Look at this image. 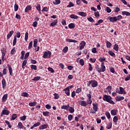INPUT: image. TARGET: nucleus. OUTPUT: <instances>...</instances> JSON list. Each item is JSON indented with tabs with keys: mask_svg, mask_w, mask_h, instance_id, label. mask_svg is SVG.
<instances>
[{
	"mask_svg": "<svg viewBox=\"0 0 130 130\" xmlns=\"http://www.w3.org/2000/svg\"><path fill=\"white\" fill-rule=\"evenodd\" d=\"M112 99V98L110 96V95H107L105 94L103 96V100L104 101H106L107 102H108L109 103H110V104L114 105L115 104V103L113 102V101L111 100Z\"/></svg>",
	"mask_w": 130,
	"mask_h": 130,
	"instance_id": "nucleus-1",
	"label": "nucleus"
},
{
	"mask_svg": "<svg viewBox=\"0 0 130 130\" xmlns=\"http://www.w3.org/2000/svg\"><path fill=\"white\" fill-rule=\"evenodd\" d=\"M51 56V52L49 51H46L44 53V55H43V58H49Z\"/></svg>",
	"mask_w": 130,
	"mask_h": 130,
	"instance_id": "nucleus-2",
	"label": "nucleus"
},
{
	"mask_svg": "<svg viewBox=\"0 0 130 130\" xmlns=\"http://www.w3.org/2000/svg\"><path fill=\"white\" fill-rule=\"evenodd\" d=\"M105 66H104V62H102L101 64V69H100L99 67L97 68V71L99 73H101V72H105Z\"/></svg>",
	"mask_w": 130,
	"mask_h": 130,
	"instance_id": "nucleus-3",
	"label": "nucleus"
},
{
	"mask_svg": "<svg viewBox=\"0 0 130 130\" xmlns=\"http://www.w3.org/2000/svg\"><path fill=\"white\" fill-rule=\"evenodd\" d=\"M116 93H118V94H126V92H125V90H124V89H123V88H122V87H119V90L116 91Z\"/></svg>",
	"mask_w": 130,
	"mask_h": 130,
	"instance_id": "nucleus-4",
	"label": "nucleus"
},
{
	"mask_svg": "<svg viewBox=\"0 0 130 130\" xmlns=\"http://www.w3.org/2000/svg\"><path fill=\"white\" fill-rule=\"evenodd\" d=\"M9 114L10 111L6 109H4L1 113V116H3V115H9Z\"/></svg>",
	"mask_w": 130,
	"mask_h": 130,
	"instance_id": "nucleus-5",
	"label": "nucleus"
},
{
	"mask_svg": "<svg viewBox=\"0 0 130 130\" xmlns=\"http://www.w3.org/2000/svg\"><path fill=\"white\" fill-rule=\"evenodd\" d=\"M78 103L79 105H81V106H83L84 107H86V106L88 105L87 102L85 101H79L78 102Z\"/></svg>",
	"mask_w": 130,
	"mask_h": 130,
	"instance_id": "nucleus-6",
	"label": "nucleus"
},
{
	"mask_svg": "<svg viewBox=\"0 0 130 130\" xmlns=\"http://www.w3.org/2000/svg\"><path fill=\"white\" fill-rule=\"evenodd\" d=\"M98 86V82L96 80H91V86L95 88Z\"/></svg>",
	"mask_w": 130,
	"mask_h": 130,
	"instance_id": "nucleus-7",
	"label": "nucleus"
},
{
	"mask_svg": "<svg viewBox=\"0 0 130 130\" xmlns=\"http://www.w3.org/2000/svg\"><path fill=\"white\" fill-rule=\"evenodd\" d=\"M93 110L97 112L98 111V104L96 103H92Z\"/></svg>",
	"mask_w": 130,
	"mask_h": 130,
	"instance_id": "nucleus-8",
	"label": "nucleus"
},
{
	"mask_svg": "<svg viewBox=\"0 0 130 130\" xmlns=\"http://www.w3.org/2000/svg\"><path fill=\"white\" fill-rule=\"evenodd\" d=\"M80 50H82L85 47V45H86V42L85 41H82L80 44Z\"/></svg>",
	"mask_w": 130,
	"mask_h": 130,
	"instance_id": "nucleus-9",
	"label": "nucleus"
},
{
	"mask_svg": "<svg viewBox=\"0 0 130 130\" xmlns=\"http://www.w3.org/2000/svg\"><path fill=\"white\" fill-rule=\"evenodd\" d=\"M13 34H14V30H11L9 32V34H8L7 37V40H9V39L12 37V35H13Z\"/></svg>",
	"mask_w": 130,
	"mask_h": 130,
	"instance_id": "nucleus-10",
	"label": "nucleus"
},
{
	"mask_svg": "<svg viewBox=\"0 0 130 130\" xmlns=\"http://www.w3.org/2000/svg\"><path fill=\"white\" fill-rule=\"evenodd\" d=\"M8 99V94H5L2 98V102H6Z\"/></svg>",
	"mask_w": 130,
	"mask_h": 130,
	"instance_id": "nucleus-11",
	"label": "nucleus"
},
{
	"mask_svg": "<svg viewBox=\"0 0 130 130\" xmlns=\"http://www.w3.org/2000/svg\"><path fill=\"white\" fill-rule=\"evenodd\" d=\"M109 21L112 22V23H114V22H116V17H112L109 18Z\"/></svg>",
	"mask_w": 130,
	"mask_h": 130,
	"instance_id": "nucleus-12",
	"label": "nucleus"
},
{
	"mask_svg": "<svg viewBox=\"0 0 130 130\" xmlns=\"http://www.w3.org/2000/svg\"><path fill=\"white\" fill-rule=\"evenodd\" d=\"M115 99L116 101H121V100H123L124 99V97L118 96L116 97Z\"/></svg>",
	"mask_w": 130,
	"mask_h": 130,
	"instance_id": "nucleus-13",
	"label": "nucleus"
},
{
	"mask_svg": "<svg viewBox=\"0 0 130 130\" xmlns=\"http://www.w3.org/2000/svg\"><path fill=\"white\" fill-rule=\"evenodd\" d=\"M117 113V110L114 109L111 111V114L113 116H114V115H116Z\"/></svg>",
	"mask_w": 130,
	"mask_h": 130,
	"instance_id": "nucleus-14",
	"label": "nucleus"
},
{
	"mask_svg": "<svg viewBox=\"0 0 130 130\" xmlns=\"http://www.w3.org/2000/svg\"><path fill=\"white\" fill-rule=\"evenodd\" d=\"M32 7L30 6H27L25 9V12L28 13L29 11H31Z\"/></svg>",
	"mask_w": 130,
	"mask_h": 130,
	"instance_id": "nucleus-15",
	"label": "nucleus"
},
{
	"mask_svg": "<svg viewBox=\"0 0 130 130\" xmlns=\"http://www.w3.org/2000/svg\"><path fill=\"white\" fill-rule=\"evenodd\" d=\"M122 14L123 15V16H126L127 17H128L130 16V13L127 11L122 12Z\"/></svg>",
	"mask_w": 130,
	"mask_h": 130,
	"instance_id": "nucleus-16",
	"label": "nucleus"
},
{
	"mask_svg": "<svg viewBox=\"0 0 130 130\" xmlns=\"http://www.w3.org/2000/svg\"><path fill=\"white\" fill-rule=\"evenodd\" d=\"M66 41H67V42H73V43H77V42H78L77 40L70 39H67L66 40Z\"/></svg>",
	"mask_w": 130,
	"mask_h": 130,
	"instance_id": "nucleus-17",
	"label": "nucleus"
},
{
	"mask_svg": "<svg viewBox=\"0 0 130 130\" xmlns=\"http://www.w3.org/2000/svg\"><path fill=\"white\" fill-rule=\"evenodd\" d=\"M47 126H48L47 124H44L40 126L39 128L40 129H45V128H47Z\"/></svg>",
	"mask_w": 130,
	"mask_h": 130,
	"instance_id": "nucleus-18",
	"label": "nucleus"
},
{
	"mask_svg": "<svg viewBox=\"0 0 130 130\" xmlns=\"http://www.w3.org/2000/svg\"><path fill=\"white\" fill-rule=\"evenodd\" d=\"M57 24V19H56L50 24V26H51V27H54V26H55V25H56Z\"/></svg>",
	"mask_w": 130,
	"mask_h": 130,
	"instance_id": "nucleus-19",
	"label": "nucleus"
},
{
	"mask_svg": "<svg viewBox=\"0 0 130 130\" xmlns=\"http://www.w3.org/2000/svg\"><path fill=\"white\" fill-rule=\"evenodd\" d=\"M64 91H65V94H67V96H70V89L69 88H65Z\"/></svg>",
	"mask_w": 130,
	"mask_h": 130,
	"instance_id": "nucleus-20",
	"label": "nucleus"
},
{
	"mask_svg": "<svg viewBox=\"0 0 130 130\" xmlns=\"http://www.w3.org/2000/svg\"><path fill=\"white\" fill-rule=\"evenodd\" d=\"M78 15H79V16H81L82 17H86L87 16V14L83 12H79Z\"/></svg>",
	"mask_w": 130,
	"mask_h": 130,
	"instance_id": "nucleus-21",
	"label": "nucleus"
},
{
	"mask_svg": "<svg viewBox=\"0 0 130 130\" xmlns=\"http://www.w3.org/2000/svg\"><path fill=\"white\" fill-rule=\"evenodd\" d=\"M70 18H71V19H78V18H79V17L75 14H71L70 16Z\"/></svg>",
	"mask_w": 130,
	"mask_h": 130,
	"instance_id": "nucleus-22",
	"label": "nucleus"
},
{
	"mask_svg": "<svg viewBox=\"0 0 130 130\" xmlns=\"http://www.w3.org/2000/svg\"><path fill=\"white\" fill-rule=\"evenodd\" d=\"M6 79H3L2 80V87L3 89H5L6 88Z\"/></svg>",
	"mask_w": 130,
	"mask_h": 130,
	"instance_id": "nucleus-23",
	"label": "nucleus"
},
{
	"mask_svg": "<svg viewBox=\"0 0 130 130\" xmlns=\"http://www.w3.org/2000/svg\"><path fill=\"white\" fill-rule=\"evenodd\" d=\"M68 27L69 28H70V29H73V28H75L76 27V25L74 23H71L69 24Z\"/></svg>",
	"mask_w": 130,
	"mask_h": 130,
	"instance_id": "nucleus-24",
	"label": "nucleus"
},
{
	"mask_svg": "<svg viewBox=\"0 0 130 130\" xmlns=\"http://www.w3.org/2000/svg\"><path fill=\"white\" fill-rule=\"evenodd\" d=\"M8 70L9 71V74L10 76H12V74H13V69L10 65L8 66Z\"/></svg>",
	"mask_w": 130,
	"mask_h": 130,
	"instance_id": "nucleus-25",
	"label": "nucleus"
},
{
	"mask_svg": "<svg viewBox=\"0 0 130 130\" xmlns=\"http://www.w3.org/2000/svg\"><path fill=\"white\" fill-rule=\"evenodd\" d=\"M43 115L44 116H49V115H50V113L48 111L44 112H43Z\"/></svg>",
	"mask_w": 130,
	"mask_h": 130,
	"instance_id": "nucleus-26",
	"label": "nucleus"
},
{
	"mask_svg": "<svg viewBox=\"0 0 130 130\" xmlns=\"http://www.w3.org/2000/svg\"><path fill=\"white\" fill-rule=\"evenodd\" d=\"M112 45V44H111V43H110V42H109V41L106 42V46H107V48H110V47H111Z\"/></svg>",
	"mask_w": 130,
	"mask_h": 130,
	"instance_id": "nucleus-27",
	"label": "nucleus"
},
{
	"mask_svg": "<svg viewBox=\"0 0 130 130\" xmlns=\"http://www.w3.org/2000/svg\"><path fill=\"white\" fill-rule=\"evenodd\" d=\"M17 116L16 114H13L11 116V120H15L17 118Z\"/></svg>",
	"mask_w": 130,
	"mask_h": 130,
	"instance_id": "nucleus-28",
	"label": "nucleus"
},
{
	"mask_svg": "<svg viewBox=\"0 0 130 130\" xmlns=\"http://www.w3.org/2000/svg\"><path fill=\"white\" fill-rule=\"evenodd\" d=\"M37 103L36 102H33L29 103L28 104V105L29 106H31V107L36 106Z\"/></svg>",
	"mask_w": 130,
	"mask_h": 130,
	"instance_id": "nucleus-29",
	"label": "nucleus"
},
{
	"mask_svg": "<svg viewBox=\"0 0 130 130\" xmlns=\"http://www.w3.org/2000/svg\"><path fill=\"white\" fill-rule=\"evenodd\" d=\"M16 43H17V36H14V39L13 42V46H15L16 45Z\"/></svg>",
	"mask_w": 130,
	"mask_h": 130,
	"instance_id": "nucleus-30",
	"label": "nucleus"
},
{
	"mask_svg": "<svg viewBox=\"0 0 130 130\" xmlns=\"http://www.w3.org/2000/svg\"><path fill=\"white\" fill-rule=\"evenodd\" d=\"M5 123H6V124H7V125L8 126V127H9V128H12V125H11V123H10V122L9 121L6 120Z\"/></svg>",
	"mask_w": 130,
	"mask_h": 130,
	"instance_id": "nucleus-31",
	"label": "nucleus"
},
{
	"mask_svg": "<svg viewBox=\"0 0 130 130\" xmlns=\"http://www.w3.org/2000/svg\"><path fill=\"white\" fill-rule=\"evenodd\" d=\"M106 90H107V91L109 93V94H111V86H108L106 88Z\"/></svg>",
	"mask_w": 130,
	"mask_h": 130,
	"instance_id": "nucleus-32",
	"label": "nucleus"
},
{
	"mask_svg": "<svg viewBox=\"0 0 130 130\" xmlns=\"http://www.w3.org/2000/svg\"><path fill=\"white\" fill-rule=\"evenodd\" d=\"M41 79L40 76L35 77L34 79H32V81H39Z\"/></svg>",
	"mask_w": 130,
	"mask_h": 130,
	"instance_id": "nucleus-33",
	"label": "nucleus"
},
{
	"mask_svg": "<svg viewBox=\"0 0 130 130\" xmlns=\"http://www.w3.org/2000/svg\"><path fill=\"white\" fill-rule=\"evenodd\" d=\"M69 111H70L71 113H74L75 112V109H74L73 107H70L69 109Z\"/></svg>",
	"mask_w": 130,
	"mask_h": 130,
	"instance_id": "nucleus-34",
	"label": "nucleus"
},
{
	"mask_svg": "<svg viewBox=\"0 0 130 130\" xmlns=\"http://www.w3.org/2000/svg\"><path fill=\"white\" fill-rule=\"evenodd\" d=\"M69 107H70V105H67L66 106L63 105L61 107V109L67 110Z\"/></svg>",
	"mask_w": 130,
	"mask_h": 130,
	"instance_id": "nucleus-35",
	"label": "nucleus"
},
{
	"mask_svg": "<svg viewBox=\"0 0 130 130\" xmlns=\"http://www.w3.org/2000/svg\"><path fill=\"white\" fill-rule=\"evenodd\" d=\"M1 51L2 55L6 56V54L7 53V51L6 50V49L3 48V50H2Z\"/></svg>",
	"mask_w": 130,
	"mask_h": 130,
	"instance_id": "nucleus-36",
	"label": "nucleus"
},
{
	"mask_svg": "<svg viewBox=\"0 0 130 130\" xmlns=\"http://www.w3.org/2000/svg\"><path fill=\"white\" fill-rule=\"evenodd\" d=\"M36 8L37 10H38V11H41V6L40 5V4H38V5L36 6Z\"/></svg>",
	"mask_w": 130,
	"mask_h": 130,
	"instance_id": "nucleus-37",
	"label": "nucleus"
},
{
	"mask_svg": "<svg viewBox=\"0 0 130 130\" xmlns=\"http://www.w3.org/2000/svg\"><path fill=\"white\" fill-rule=\"evenodd\" d=\"M32 46H33V41H30L28 45V49H31L32 48Z\"/></svg>",
	"mask_w": 130,
	"mask_h": 130,
	"instance_id": "nucleus-38",
	"label": "nucleus"
},
{
	"mask_svg": "<svg viewBox=\"0 0 130 130\" xmlns=\"http://www.w3.org/2000/svg\"><path fill=\"white\" fill-rule=\"evenodd\" d=\"M25 64H27V60H24L22 62V69H24V68H25L24 67H25Z\"/></svg>",
	"mask_w": 130,
	"mask_h": 130,
	"instance_id": "nucleus-39",
	"label": "nucleus"
},
{
	"mask_svg": "<svg viewBox=\"0 0 130 130\" xmlns=\"http://www.w3.org/2000/svg\"><path fill=\"white\" fill-rule=\"evenodd\" d=\"M114 50H115L116 51H118V45L117 44H115L114 46Z\"/></svg>",
	"mask_w": 130,
	"mask_h": 130,
	"instance_id": "nucleus-40",
	"label": "nucleus"
},
{
	"mask_svg": "<svg viewBox=\"0 0 130 130\" xmlns=\"http://www.w3.org/2000/svg\"><path fill=\"white\" fill-rule=\"evenodd\" d=\"M21 96H23V97H28L29 96V94L27 92H23L21 93Z\"/></svg>",
	"mask_w": 130,
	"mask_h": 130,
	"instance_id": "nucleus-41",
	"label": "nucleus"
},
{
	"mask_svg": "<svg viewBox=\"0 0 130 130\" xmlns=\"http://www.w3.org/2000/svg\"><path fill=\"white\" fill-rule=\"evenodd\" d=\"M31 70H34L35 71L37 70V66L36 65H31Z\"/></svg>",
	"mask_w": 130,
	"mask_h": 130,
	"instance_id": "nucleus-42",
	"label": "nucleus"
},
{
	"mask_svg": "<svg viewBox=\"0 0 130 130\" xmlns=\"http://www.w3.org/2000/svg\"><path fill=\"white\" fill-rule=\"evenodd\" d=\"M54 5H59L60 4V0H55V2H53Z\"/></svg>",
	"mask_w": 130,
	"mask_h": 130,
	"instance_id": "nucleus-43",
	"label": "nucleus"
},
{
	"mask_svg": "<svg viewBox=\"0 0 130 130\" xmlns=\"http://www.w3.org/2000/svg\"><path fill=\"white\" fill-rule=\"evenodd\" d=\"M69 50V47H65L64 48H63V50H62V51H63V52H64V53H67V52H68V51Z\"/></svg>",
	"mask_w": 130,
	"mask_h": 130,
	"instance_id": "nucleus-44",
	"label": "nucleus"
},
{
	"mask_svg": "<svg viewBox=\"0 0 130 130\" xmlns=\"http://www.w3.org/2000/svg\"><path fill=\"white\" fill-rule=\"evenodd\" d=\"M18 9H19V6H18V5L15 4L14 5V11H15V12H17V11H18Z\"/></svg>",
	"mask_w": 130,
	"mask_h": 130,
	"instance_id": "nucleus-45",
	"label": "nucleus"
},
{
	"mask_svg": "<svg viewBox=\"0 0 130 130\" xmlns=\"http://www.w3.org/2000/svg\"><path fill=\"white\" fill-rule=\"evenodd\" d=\"M20 120H22V121H25L26 120V119L27 118V116H23L22 117H20Z\"/></svg>",
	"mask_w": 130,
	"mask_h": 130,
	"instance_id": "nucleus-46",
	"label": "nucleus"
},
{
	"mask_svg": "<svg viewBox=\"0 0 130 130\" xmlns=\"http://www.w3.org/2000/svg\"><path fill=\"white\" fill-rule=\"evenodd\" d=\"M106 116H107V118H108V119H110L111 116H110V113L108 112H106Z\"/></svg>",
	"mask_w": 130,
	"mask_h": 130,
	"instance_id": "nucleus-47",
	"label": "nucleus"
},
{
	"mask_svg": "<svg viewBox=\"0 0 130 130\" xmlns=\"http://www.w3.org/2000/svg\"><path fill=\"white\" fill-rule=\"evenodd\" d=\"M75 5L73 4L72 2L69 3V5L67 6V8H72V7H74Z\"/></svg>",
	"mask_w": 130,
	"mask_h": 130,
	"instance_id": "nucleus-48",
	"label": "nucleus"
},
{
	"mask_svg": "<svg viewBox=\"0 0 130 130\" xmlns=\"http://www.w3.org/2000/svg\"><path fill=\"white\" fill-rule=\"evenodd\" d=\"M91 52H92V53H97V49H96V48H93L91 49Z\"/></svg>",
	"mask_w": 130,
	"mask_h": 130,
	"instance_id": "nucleus-49",
	"label": "nucleus"
},
{
	"mask_svg": "<svg viewBox=\"0 0 130 130\" xmlns=\"http://www.w3.org/2000/svg\"><path fill=\"white\" fill-rule=\"evenodd\" d=\"M28 36H29V34H28V32H25L24 38L25 41H27V40H28Z\"/></svg>",
	"mask_w": 130,
	"mask_h": 130,
	"instance_id": "nucleus-50",
	"label": "nucleus"
},
{
	"mask_svg": "<svg viewBox=\"0 0 130 130\" xmlns=\"http://www.w3.org/2000/svg\"><path fill=\"white\" fill-rule=\"evenodd\" d=\"M80 63L81 66H84V64H85V61H84V59H81L80 60Z\"/></svg>",
	"mask_w": 130,
	"mask_h": 130,
	"instance_id": "nucleus-51",
	"label": "nucleus"
},
{
	"mask_svg": "<svg viewBox=\"0 0 130 130\" xmlns=\"http://www.w3.org/2000/svg\"><path fill=\"white\" fill-rule=\"evenodd\" d=\"M108 53L110 55H111V56H114L115 55V54L111 51H109Z\"/></svg>",
	"mask_w": 130,
	"mask_h": 130,
	"instance_id": "nucleus-52",
	"label": "nucleus"
},
{
	"mask_svg": "<svg viewBox=\"0 0 130 130\" xmlns=\"http://www.w3.org/2000/svg\"><path fill=\"white\" fill-rule=\"evenodd\" d=\"M48 8L45 7L43 8V10H42V12H48Z\"/></svg>",
	"mask_w": 130,
	"mask_h": 130,
	"instance_id": "nucleus-53",
	"label": "nucleus"
},
{
	"mask_svg": "<svg viewBox=\"0 0 130 130\" xmlns=\"http://www.w3.org/2000/svg\"><path fill=\"white\" fill-rule=\"evenodd\" d=\"M37 25H38V22H37V21H34L32 23L33 27H37Z\"/></svg>",
	"mask_w": 130,
	"mask_h": 130,
	"instance_id": "nucleus-54",
	"label": "nucleus"
},
{
	"mask_svg": "<svg viewBox=\"0 0 130 130\" xmlns=\"http://www.w3.org/2000/svg\"><path fill=\"white\" fill-rule=\"evenodd\" d=\"M118 120V118H117V116H115L113 118V121L114 122H117V121Z\"/></svg>",
	"mask_w": 130,
	"mask_h": 130,
	"instance_id": "nucleus-55",
	"label": "nucleus"
},
{
	"mask_svg": "<svg viewBox=\"0 0 130 130\" xmlns=\"http://www.w3.org/2000/svg\"><path fill=\"white\" fill-rule=\"evenodd\" d=\"M16 52V48L14 47L11 51V54H14Z\"/></svg>",
	"mask_w": 130,
	"mask_h": 130,
	"instance_id": "nucleus-56",
	"label": "nucleus"
},
{
	"mask_svg": "<svg viewBox=\"0 0 130 130\" xmlns=\"http://www.w3.org/2000/svg\"><path fill=\"white\" fill-rule=\"evenodd\" d=\"M54 99H58V98H59V96L58 95V94L55 93L54 94Z\"/></svg>",
	"mask_w": 130,
	"mask_h": 130,
	"instance_id": "nucleus-57",
	"label": "nucleus"
},
{
	"mask_svg": "<svg viewBox=\"0 0 130 130\" xmlns=\"http://www.w3.org/2000/svg\"><path fill=\"white\" fill-rule=\"evenodd\" d=\"M117 21H119L120 19H122V16L118 15V16L116 17Z\"/></svg>",
	"mask_w": 130,
	"mask_h": 130,
	"instance_id": "nucleus-58",
	"label": "nucleus"
},
{
	"mask_svg": "<svg viewBox=\"0 0 130 130\" xmlns=\"http://www.w3.org/2000/svg\"><path fill=\"white\" fill-rule=\"evenodd\" d=\"M87 20L89 22H94V19L91 17L87 18Z\"/></svg>",
	"mask_w": 130,
	"mask_h": 130,
	"instance_id": "nucleus-59",
	"label": "nucleus"
},
{
	"mask_svg": "<svg viewBox=\"0 0 130 130\" xmlns=\"http://www.w3.org/2000/svg\"><path fill=\"white\" fill-rule=\"evenodd\" d=\"M82 91V88H78L76 89V93H80Z\"/></svg>",
	"mask_w": 130,
	"mask_h": 130,
	"instance_id": "nucleus-60",
	"label": "nucleus"
},
{
	"mask_svg": "<svg viewBox=\"0 0 130 130\" xmlns=\"http://www.w3.org/2000/svg\"><path fill=\"white\" fill-rule=\"evenodd\" d=\"M3 76H4V75H7V69H4L3 71Z\"/></svg>",
	"mask_w": 130,
	"mask_h": 130,
	"instance_id": "nucleus-61",
	"label": "nucleus"
},
{
	"mask_svg": "<svg viewBox=\"0 0 130 130\" xmlns=\"http://www.w3.org/2000/svg\"><path fill=\"white\" fill-rule=\"evenodd\" d=\"M72 119H73V115H68V120L70 121H71V120H72Z\"/></svg>",
	"mask_w": 130,
	"mask_h": 130,
	"instance_id": "nucleus-62",
	"label": "nucleus"
},
{
	"mask_svg": "<svg viewBox=\"0 0 130 130\" xmlns=\"http://www.w3.org/2000/svg\"><path fill=\"white\" fill-rule=\"evenodd\" d=\"M130 80V75H128L126 76V77L125 78V81H129Z\"/></svg>",
	"mask_w": 130,
	"mask_h": 130,
	"instance_id": "nucleus-63",
	"label": "nucleus"
},
{
	"mask_svg": "<svg viewBox=\"0 0 130 130\" xmlns=\"http://www.w3.org/2000/svg\"><path fill=\"white\" fill-rule=\"evenodd\" d=\"M91 98H88V101H87V104H92V101H91Z\"/></svg>",
	"mask_w": 130,
	"mask_h": 130,
	"instance_id": "nucleus-64",
	"label": "nucleus"
}]
</instances>
